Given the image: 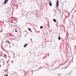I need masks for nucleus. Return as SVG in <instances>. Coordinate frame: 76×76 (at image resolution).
Listing matches in <instances>:
<instances>
[{
  "instance_id": "f257e3e1",
  "label": "nucleus",
  "mask_w": 76,
  "mask_h": 76,
  "mask_svg": "<svg viewBox=\"0 0 76 76\" xmlns=\"http://www.w3.org/2000/svg\"><path fill=\"white\" fill-rule=\"evenodd\" d=\"M59 3L58 2V1H57L56 4V7H58V6H59Z\"/></svg>"
},
{
  "instance_id": "f03ea898",
  "label": "nucleus",
  "mask_w": 76,
  "mask_h": 76,
  "mask_svg": "<svg viewBox=\"0 0 76 76\" xmlns=\"http://www.w3.org/2000/svg\"><path fill=\"white\" fill-rule=\"evenodd\" d=\"M9 1V0H5L4 2V4H6L7 3V1Z\"/></svg>"
},
{
  "instance_id": "7ed1b4c3",
  "label": "nucleus",
  "mask_w": 76,
  "mask_h": 76,
  "mask_svg": "<svg viewBox=\"0 0 76 76\" xmlns=\"http://www.w3.org/2000/svg\"><path fill=\"white\" fill-rule=\"evenodd\" d=\"M6 42H7L9 44H10V42L9 41H6Z\"/></svg>"
},
{
  "instance_id": "20e7f679",
  "label": "nucleus",
  "mask_w": 76,
  "mask_h": 76,
  "mask_svg": "<svg viewBox=\"0 0 76 76\" xmlns=\"http://www.w3.org/2000/svg\"><path fill=\"white\" fill-rule=\"evenodd\" d=\"M49 5L50 6H52V4L51 3V2H49Z\"/></svg>"
},
{
  "instance_id": "39448f33",
  "label": "nucleus",
  "mask_w": 76,
  "mask_h": 76,
  "mask_svg": "<svg viewBox=\"0 0 76 76\" xmlns=\"http://www.w3.org/2000/svg\"><path fill=\"white\" fill-rule=\"evenodd\" d=\"M28 30L30 31H31V32H32V30H31V28H28Z\"/></svg>"
},
{
  "instance_id": "423d86ee",
  "label": "nucleus",
  "mask_w": 76,
  "mask_h": 76,
  "mask_svg": "<svg viewBox=\"0 0 76 76\" xmlns=\"http://www.w3.org/2000/svg\"><path fill=\"white\" fill-rule=\"evenodd\" d=\"M28 45L27 44H26L25 45H24V47H26V46Z\"/></svg>"
},
{
  "instance_id": "0eeeda50",
  "label": "nucleus",
  "mask_w": 76,
  "mask_h": 76,
  "mask_svg": "<svg viewBox=\"0 0 76 76\" xmlns=\"http://www.w3.org/2000/svg\"><path fill=\"white\" fill-rule=\"evenodd\" d=\"M53 21H54V22H56V19H53Z\"/></svg>"
},
{
  "instance_id": "6e6552de",
  "label": "nucleus",
  "mask_w": 76,
  "mask_h": 76,
  "mask_svg": "<svg viewBox=\"0 0 76 76\" xmlns=\"http://www.w3.org/2000/svg\"><path fill=\"white\" fill-rule=\"evenodd\" d=\"M58 39H59V40H60V36L58 37Z\"/></svg>"
},
{
  "instance_id": "1a4fd4ad",
  "label": "nucleus",
  "mask_w": 76,
  "mask_h": 76,
  "mask_svg": "<svg viewBox=\"0 0 76 76\" xmlns=\"http://www.w3.org/2000/svg\"><path fill=\"white\" fill-rule=\"evenodd\" d=\"M42 28H43L42 26H41L40 27V29H42Z\"/></svg>"
},
{
  "instance_id": "9d476101",
  "label": "nucleus",
  "mask_w": 76,
  "mask_h": 76,
  "mask_svg": "<svg viewBox=\"0 0 76 76\" xmlns=\"http://www.w3.org/2000/svg\"><path fill=\"white\" fill-rule=\"evenodd\" d=\"M15 32H17V30H15Z\"/></svg>"
},
{
  "instance_id": "9b49d317",
  "label": "nucleus",
  "mask_w": 76,
  "mask_h": 76,
  "mask_svg": "<svg viewBox=\"0 0 76 76\" xmlns=\"http://www.w3.org/2000/svg\"><path fill=\"white\" fill-rule=\"evenodd\" d=\"M8 61H9V60L7 61V63H8Z\"/></svg>"
},
{
  "instance_id": "f8f14e48",
  "label": "nucleus",
  "mask_w": 76,
  "mask_h": 76,
  "mask_svg": "<svg viewBox=\"0 0 76 76\" xmlns=\"http://www.w3.org/2000/svg\"><path fill=\"white\" fill-rule=\"evenodd\" d=\"M10 47H11L10 46Z\"/></svg>"
}]
</instances>
